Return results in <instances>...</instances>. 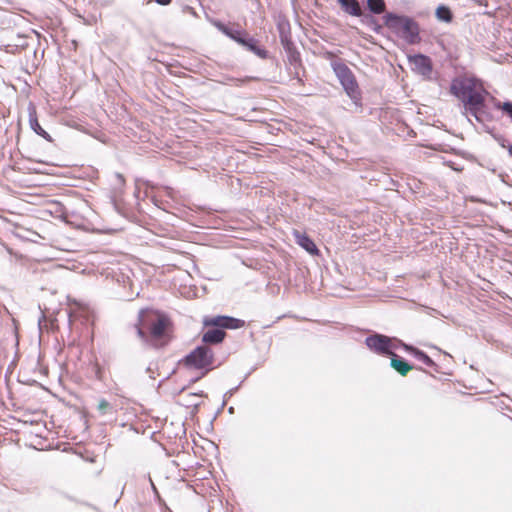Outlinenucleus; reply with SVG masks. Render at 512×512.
<instances>
[{
	"label": "nucleus",
	"mask_w": 512,
	"mask_h": 512,
	"mask_svg": "<svg viewBox=\"0 0 512 512\" xmlns=\"http://www.w3.org/2000/svg\"><path fill=\"white\" fill-rule=\"evenodd\" d=\"M146 372L150 374V378L151 379H155L154 375H153V368H152V364H150L147 368H146Z\"/></svg>",
	"instance_id": "c9c22d12"
},
{
	"label": "nucleus",
	"mask_w": 512,
	"mask_h": 512,
	"mask_svg": "<svg viewBox=\"0 0 512 512\" xmlns=\"http://www.w3.org/2000/svg\"><path fill=\"white\" fill-rule=\"evenodd\" d=\"M210 23L230 40L237 43L246 51L254 54L262 60L274 59L270 52L260 43V40L250 35L239 24H226L219 19H211Z\"/></svg>",
	"instance_id": "f03ea898"
},
{
	"label": "nucleus",
	"mask_w": 512,
	"mask_h": 512,
	"mask_svg": "<svg viewBox=\"0 0 512 512\" xmlns=\"http://www.w3.org/2000/svg\"><path fill=\"white\" fill-rule=\"evenodd\" d=\"M225 405H226L225 400H223V401H222V403H221V405H220V407L216 410V412H215V414H214L213 418H212V419H211V421H210V424H211V425H212V424H213V422L216 420V418H217V417L222 413V411H223V409H224Z\"/></svg>",
	"instance_id": "473e14b6"
},
{
	"label": "nucleus",
	"mask_w": 512,
	"mask_h": 512,
	"mask_svg": "<svg viewBox=\"0 0 512 512\" xmlns=\"http://www.w3.org/2000/svg\"><path fill=\"white\" fill-rule=\"evenodd\" d=\"M252 79H253L252 77H248V76L245 78H235L230 75H223V80L221 81V83L226 84L228 82H235L236 86H241L244 83H247L248 81H250Z\"/></svg>",
	"instance_id": "a878e982"
},
{
	"label": "nucleus",
	"mask_w": 512,
	"mask_h": 512,
	"mask_svg": "<svg viewBox=\"0 0 512 512\" xmlns=\"http://www.w3.org/2000/svg\"><path fill=\"white\" fill-rule=\"evenodd\" d=\"M29 125H30V128L38 136L42 137L43 139H45L48 142H52L53 141V139L50 136V134L46 130H44L42 128V126L40 125V123L38 121V118H37L36 110H35L34 107L29 109Z\"/></svg>",
	"instance_id": "dca6fc26"
},
{
	"label": "nucleus",
	"mask_w": 512,
	"mask_h": 512,
	"mask_svg": "<svg viewBox=\"0 0 512 512\" xmlns=\"http://www.w3.org/2000/svg\"><path fill=\"white\" fill-rule=\"evenodd\" d=\"M389 360L390 368H392L394 371H396L399 375L403 377L407 376L408 373L412 370H418L428 374V371L426 369L414 365L413 363L409 362L407 359L398 354H392L389 357Z\"/></svg>",
	"instance_id": "9b49d317"
},
{
	"label": "nucleus",
	"mask_w": 512,
	"mask_h": 512,
	"mask_svg": "<svg viewBox=\"0 0 512 512\" xmlns=\"http://www.w3.org/2000/svg\"><path fill=\"white\" fill-rule=\"evenodd\" d=\"M96 377H97V379H101V370H100V368H98L97 371H96Z\"/></svg>",
	"instance_id": "a19ab883"
},
{
	"label": "nucleus",
	"mask_w": 512,
	"mask_h": 512,
	"mask_svg": "<svg viewBox=\"0 0 512 512\" xmlns=\"http://www.w3.org/2000/svg\"><path fill=\"white\" fill-rule=\"evenodd\" d=\"M489 97L491 98V100H492V101H493V103H494V108L503 112V105H504V102L499 101L498 99H496V98H495L494 96H492V95H490Z\"/></svg>",
	"instance_id": "2f4dec72"
},
{
	"label": "nucleus",
	"mask_w": 512,
	"mask_h": 512,
	"mask_svg": "<svg viewBox=\"0 0 512 512\" xmlns=\"http://www.w3.org/2000/svg\"><path fill=\"white\" fill-rule=\"evenodd\" d=\"M182 405H184L186 407H191L192 408V413L194 414V413H197L199 411L201 402H195V401L186 400L185 402H182Z\"/></svg>",
	"instance_id": "cd10ccee"
},
{
	"label": "nucleus",
	"mask_w": 512,
	"mask_h": 512,
	"mask_svg": "<svg viewBox=\"0 0 512 512\" xmlns=\"http://www.w3.org/2000/svg\"><path fill=\"white\" fill-rule=\"evenodd\" d=\"M135 328L137 336L155 349L165 347L172 338V322L167 314L158 310L141 309Z\"/></svg>",
	"instance_id": "f257e3e1"
},
{
	"label": "nucleus",
	"mask_w": 512,
	"mask_h": 512,
	"mask_svg": "<svg viewBox=\"0 0 512 512\" xmlns=\"http://www.w3.org/2000/svg\"><path fill=\"white\" fill-rule=\"evenodd\" d=\"M293 236L295 242L303 248L306 252H308L312 256L320 255V250L316 246L314 240L305 232H301L299 230L293 231Z\"/></svg>",
	"instance_id": "ddd939ff"
},
{
	"label": "nucleus",
	"mask_w": 512,
	"mask_h": 512,
	"mask_svg": "<svg viewBox=\"0 0 512 512\" xmlns=\"http://www.w3.org/2000/svg\"><path fill=\"white\" fill-rule=\"evenodd\" d=\"M490 93L484 88H476V90L466 99L463 105V114L467 117H474L478 123L483 126L485 122L493 120V115L487 104V98Z\"/></svg>",
	"instance_id": "423d86ee"
},
{
	"label": "nucleus",
	"mask_w": 512,
	"mask_h": 512,
	"mask_svg": "<svg viewBox=\"0 0 512 512\" xmlns=\"http://www.w3.org/2000/svg\"><path fill=\"white\" fill-rule=\"evenodd\" d=\"M241 384L242 382H240L237 386L231 388L230 390L224 393L223 400H225V403H227V401L237 392Z\"/></svg>",
	"instance_id": "c756f323"
},
{
	"label": "nucleus",
	"mask_w": 512,
	"mask_h": 512,
	"mask_svg": "<svg viewBox=\"0 0 512 512\" xmlns=\"http://www.w3.org/2000/svg\"><path fill=\"white\" fill-rule=\"evenodd\" d=\"M171 374L167 375L166 377H164L163 381L166 380V379H169Z\"/></svg>",
	"instance_id": "a18cd8bd"
},
{
	"label": "nucleus",
	"mask_w": 512,
	"mask_h": 512,
	"mask_svg": "<svg viewBox=\"0 0 512 512\" xmlns=\"http://www.w3.org/2000/svg\"><path fill=\"white\" fill-rule=\"evenodd\" d=\"M114 394H115L116 396L123 397V395H122V389H121L120 387H118V386H116V387L114 388Z\"/></svg>",
	"instance_id": "58836bf2"
},
{
	"label": "nucleus",
	"mask_w": 512,
	"mask_h": 512,
	"mask_svg": "<svg viewBox=\"0 0 512 512\" xmlns=\"http://www.w3.org/2000/svg\"><path fill=\"white\" fill-rule=\"evenodd\" d=\"M234 412H235V408H234L233 406H230V407L228 408V413H229V414H234Z\"/></svg>",
	"instance_id": "79ce46f5"
},
{
	"label": "nucleus",
	"mask_w": 512,
	"mask_h": 512,
	"mask_svg": "<svg viewBox=\"0 0 512 512\" xmlns=\"http://www.w3.org/2000/svg\"><path fill=\"white\" fill-rule=\"evenodd\" d=\"M476 90L474 78L454 77L450 83L449 92L462 104Z\"/></svg>",
	"instance_id": "6e6552de"
},
{
	"label": "nucleus",
	"mask_w": 512,
	"mask_h": 512,
	"mask_svg": "<svg viewBox=\"0 0 512 512\" xmlns=\"http://www.w3.org/2000/svg\"><path fill=\"white\" fill-rule=\"evenodd\" d=\"M367 14L380 15L386 10L385 0H366Z\"/></svg>",
	"instance_id": "4be33fe9"
},
{
	"label": "nucleus",
	"mask_w": 512,
	"mask_h": 512,
	"mask_svg": "<svg viewBox=\"0 0 512 512\" xmlns=\"http://www.w3.org/2000/svg\"><path fill=\"white\" fill-rule=\"evenodd\" d=\"M445 164H446L447 166H449V167H450L452 170H454V171H461V170H462V168H461V167H458V166H457L454 162H452V161H447V162H445Z\"/></svg>",
	"instance_id": "f704fd0d"
},
{
	"label": "nucleus",
	"mask_w": 512,
	"mask_h": 512,
	"mask_svg": "<svg viewBox=\"0 0 512 512\" xmlns=\"http://www.w3.org/2000/svg\"><path fill=\"white\" fill-rule=\"evenodd\" d=\"M483 127H484V130H485L487 133L491 134V136L493 137V139H494V140H495V141H496V142H497V143H498L502 148H506V149H507V152L509 153V146H511V145H512V143H511V144H508V141H507V139H506V137H505L504 135L499 134V133H494V132H493V130H494L493 128H490V127H489V126H487V125H484Z\"/></svg>",
	"instance_id": "b1692460"
},
{
	"label": "nucleus",
	"mask_w": 512,
	"mask_h": 512,
	"mask_svg": "<svg viewBox=\"0 0 512 512\" xmlns=\"http://www.w3.org/2000/svg\"><path fill=\"white\" fill-rule=\"evenodd\" d=\"M435 17L440 22L451 23L453 21L454 14L449 6L439 4L435 9Z\"/></svg>",
	"instance_id": "aec40b11"
},
{
	"label": "nucleus",
	"mask_w": 512,
	"mask_h": 512,
	"mask_svg": "<svg viewBox=\"0 0 512 512\" xmlns=\"http://www.w3.org/2000/svg\"><path fill=\"white\" fill-rule=\"evenodd\" d=\"M390 345H391V347L389 349V353H392V354H397L395 352L397 349H401L404 352H406L407 354H409L414 346L412 344L404 342L402 339H400L396 336H390Z\"/></svg>",
	"instance_id": "412c9836"
},
{
	"label": "nucleus",
	"mask_w": 512,
	"mask_h": 512,
	"mask_svg": "<svg viewBox=\"0 0 512 512\" xmlns=\"http://www.w3.org/2000/svg\"><path fill=\"white\" fill-rule=\"evenodd\" d=\"M183 13H188V14H191L193 16H196L197 13L195 11V9L189 5H185L183 6V9H182Z\"/></svg>",
	"instance_id": "72a5a7b5"
},
{
	"label": "nucleus",
	"mask_w": 512,
	"mask_h": 512,
	"mask_svg": "<svg viewBox=\"0 0 512 512\" xmlns=\"http://www.w3.org/2000/svg\"><path fill=\"white\" fill-rule=\"evenodd\" d=\"M204 326H217L225 330H236L245 326V321L229 315L205 316Z\"/></svg>",
	"instance_id": "9d476101"
},
{
	"label": "nucleus",
	"mask_w": 512,
	"mask_h": 512,
	"mask_svg": "<svg viewBox=\"0 0 512 512\" xmlns=\"http://www.w3.org/2000/svg\"><path fill=\"white\" fill-rule=\"evenodd\" d=\"M503 114L506 115L512 122V101L511 100L504 101Z\"/></svg>",
	"instance_id": "bb28decb"
},
{
	"label": "nucleus",
	"mask_w": 512,
	"mask_h": 512,
	"mask_svg": "<svg viewBox=\"0 0 512 512\" xmlns=\"http://www.w3.org/2000/svg\"><path fill=\"white\" fill-rule=\"evenodd\" d=\"M281 45L286 53L287 62L292 67V69L297 70L298 68H303L301 54L298 51L293 40L290 42H287V44H281Z\"/></svg>",
	"instance_id": "4468645a"
},
{
	"label": "nucleus",
	"mask_w": 512,
	"mask_h": 512,
	"mask_svg": "<svg viewBox=\"0 0 512 512\" xmlns=\"http://www.w3.org/2000/svg\"><path fill=\"white\" fill-rule=\"evenodd\" d=\"M359 19H360V22L364 26L368 27L374 33H376V34L382 33L383 26H385V25H384V23L380 24L374 15L367 14L366 12H364L362 14V16L359 17Z\"/></svg>",
	"instance_id": "6ab92c4d"
},
{
	"label": "nucleus",
	"mask_w": 512,
	"mask_h": 512,
	"mask_svg": "<svg viewBox=\"0 0 512 512\" xmlns=\"http://www.w3.org/2000/svg\"><path fill=\"white\" fill-rule=\"evenodd\" d=\"M97 410L102 416L113 415L116 413L114 406L104 398L99 400Z\"/></svg>",
	"instance_id": "393cba45"
},
{
	"label": "nucleus",
	"mask_w": 512,
	"mask_h": 512,
	"mask_svg": "<svg viewBox=\"0 0 512 512\" xmlns=\"http://www.w3.org/2000/svg\"><path fill=\"white\" fill-rule=\"evenodd\" d=\"M214 363V352L209 346L205 345H198L178 361V365L188 370L200 371V377H205L209 372L218 367Z\"/></svg>",
	"instance_id": "39448f33"
},
{
	"label": "nucleus",
	"mask_w": 512,
	"mask_h": 512,
	"mask_svg": "<svg viewBox=\"0 0 512 512\" xmlns=\"http://www.w3.org/2000/svg\"><path fill=\"white\" fill-rule=\"evenodd\" d=\"M341 9L348 15L354 17H360L364 13L358 0H337Z\"/></svg>",
	"instance_id": "f3484780"
},
{
	"label": "nucleus",
	"mask_w": 512,
	"mask_h": 512,
	"mask_svg": "<svg viewBox=\"0 0 512 512\" xmlns=\"http://www.w3.org/2000/svg\"><path fill=\"white\" fill-rule=\"evenodd\" d=\"M206 330L202 333L201 341L202 345L210 346V345H218L221 344L225 337L226 332L223 331L222 328H218L217 326H204Z\"/></svg>",
	"instance_id": "f8f14e48"
},
{
	"label": "nucleus",
	"mask_w": 512,
	"mask_h": 512,
	"mask_svg": "<svg viewBox=\"0 0 512 512\" xmlns=\"http://www.w3.org/2000/svg\"><path fill=\"white\" fill-rule=\"evenodd\" d=\"M509 156L512 158V145L509 146Z\"/></svg>",
	"instance_id": "37998d69"
},
{
	"label": "nucleus",
	"mask_w": 512,
	"mask_h": 512,
	"mask_svg": "<svg viewBox=\"0 0 512 512\" xmlns=\"http://www.w3.org/2000/svg\"><path fill=\"white\" fill-rule=\"evenodd\" d=\"M330 65L346 95L355 107L361 110L363 107L362 92L352 70L342 59L333 60Z\"/></svg>",
	"instance_id": "20e7f679"
},
{
	"label": "nucleus",
	"mask_w": 512,
	"mask_h": 512,
	"mask_svg": "<svg viewBox=\"0 0 512 512\" xmlns=\"http://www.w3.org/2000/svg\"><path fill=\"white\" fill-rule=\"evenodd\" d=\"M430 368L433 369V371H435L436 373H440L441 372V368L440 366L434 361V365L433 366H429Z\"/></svg>",
	"instance_id": "4c0bfd02"
},
{
	"label": "nucleus",
	"mask_w": 512,
	"mask_h": 512,
	"mask_svg": "<svg viewBox=\"0 0 512 512\" xmlns=\"http://www.w3.org/2000/svg\"><path fill=\"white\" fill-rule=\"evenodd\" d=\"M28 46V37L24 35H17L16 39L12 43H8L4 47L7 53L16 54L28 48Z\"/></svg>",
	"instance_id": "a211bd4d"
},
{
	"label": "nucleus",
	"mask_w": 512,
	"mask_h": 512,
	"mask_svg": "<svg viewBox=\"0 0 512 512\" xmlns=\"http://www.w3.org/2000/svg\"><path fill=\"white\" fill-rule=\"evenodd\" d=\"M408 62L413 66L412 71L421 75L426 80H431L433 72L432 59L423 53H415L407 56Z\"/></svg>",
	"instance_id": "1a4fd4ad"
},
{
	"label": "nucleus",
	"mask_w": 512,
	"mask_h": 512,
	"mask_svg": "<svg viewBox=\"0 0 512 512\" xmlns=\"http://www.w3.org/2000/svg\"><path fill=\"white\" fill-rule=\"evenodd\" d=\"M196 397H207V394L204 391H199L197 393H188L183 397V402L186 400L194 401Z\"/></svg>",
	"instance_id": "c85d7f7f"
},
{
	"label": "nucleus",
	"mask_w": 512,
	"mask_h": 512,
	"mask_svg": "<svg viewBox=\"0 0 512 512\" xmlns=\"http://www.w3.org/2000/svg\"><path fill=\"white\" fill-rule=\"evenodd\" d=\"M116 177L119 181V184L123 185L125 183V179H124V176L120 173H116Z\"/></svg>",
	"instance_id": "e433bc0d"
},
{
	"label": "nucleus",
	"mask_w": 512,
	"mask_h": 512,
	"mask_svg": "<svg viewBox=\"0 0 512 512\" xmlns=\"http://www.w3.org/2000/svg\"><path fill=\"white\" fill-rule=\"evenodd\" d=\"M153 202H154L155 206H158V201L155 198H153Z\"/></svg>",
	"instance_id": "c03bdc74"
},
{
	"label": "nucleus",
	"mask_w": 512,
	"mask_h": 512,
	"mask_svg": "<svg viewBox=\"0 0 512 512\" xmlns=\"http://www.w3.org/2000/svg\"><path fill=\"white\" fill-rule=\"evenodd\" d=\"M382 19L385 27L406 44L418 45L421 43V27L419 22L412 16L387 12L383 15Z\"/></svg>",
	"instance_id": "7ed1b4c3"
},
{
	"label": "nucleus",
	"mask_w": 512,
	"mask_h": 512,
	"mask_svg": "<svg viewBox=\"0 0 512 512\" xmlns=\"http://www.w3.org/2000/svg\"><path fill=\"white\" fill-rule=\"evenodd\" d=\"M409 355H411L412 357H414L416 360L420 361L427 367L434 365V360L424 350H422L416 346H413Z\"/></svg>",
	"instance_id": "5701e85b"
},
{
	"label": "nucleus",
	"mask_w": 512,
	"mask_h": 512,
	"mask_svg": "<svg viewBox=\"0 0 512 512\" xmlns=\"http://www.w3.org/2000/svg\"><path fill=\"white\" fill-rule=\"evenodd\" d=\"M202 378L203 377H200V374L198 376H196V377L191 378L190 381H189V385L198 382Z\"/></svg>",
	"instance_id": "ea45409f"
},
{
	"label": "nucleus",
	"mask_w": 512,
	"mask_h": 512,
	"mask_svg": "<svg viewBox=\"0 0 512 512\" xmlns=\"http://www.w3.org/2000/svg\"><path fill=\"white\" fill-rule=\"evenodd\" d=\"M364 344L370 352L378 356L389 358L392 355L389 353L391 347L389 335L373 331L365 337Z\"/></svg>",
	"instance_id": "0eeeda50"
},
{
	"label": "nucleus",
	"mask_w": 512,
	"mask_h": 512,
	"mask_svg": "<svg viewBox=\"0 0 512 512\" xmlns=\"http://www.w3.org/2000/svg\"><path fill=\"white\" fill-rule=\"evenodd\" d=\"M301 71L304 72V67L298 68L297 70L293 69V71L290 72V75L292 76L293 79H296L298 82L303 83Z\"/></svg>",
	"instance_id": "7c9ffc66"
},
{
	"label": "nucleus",
	"mask_w": 512,
	"mask_h": 512,
	"mask_svg": "<svg viewBox=\"0 0 512 512\" xmlns=\"http://www.w3.org/2000/svg\"><path fill=\"white\" fill-rule=\"evenodd\" d=\"M276 28L279 33L281 44H287V42L292 41L290 22L285 16L280 15L277 18Z\"/></svg>",
	"instance_id": "2eb2a0df"
}]
</instances>
